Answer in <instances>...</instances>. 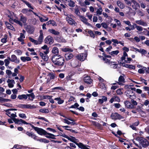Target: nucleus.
I'll list each match as a JSON object with an SVG mask.
<instances>
[{"instance_id":"1","label":"nucleus","mask_w":149,"mask_h":149,"mask_svg":"<svg viewBox=\"0 0 149 149\" xmlns=\"http://www.w3.org/2000/svg\"><path fill=\"white\" fill-rule=\"evenodd\" d=\"M55 56H54L52 58V60L56 67L61 68L64 65L65 59L62 56H60L59 55L57 58H55Z\"/></svg>"},{"instance_id":"2","label":"nucleus","mask_w":149,"mask_h":149,"mask_svg":"<svg viewBox=\"0 0 149 149\" xmlns=\"http://www.w3.org/2000/svg\"><path fill=\"white\" fill-rule=\"evenodd\" d=\"M19 15L20 16V18L19 20L15 19L13 20V21L17 24H18L20 26H23V24L21 21L22 22L23 24L25 23L27 20V18L26 17L24 16L22 14H20Z\"/></svg>"},{"instance_id":"3","label":"nucleus","mask_w":149,"mask_h":149,"mask_svg":"<svg viewBox=\"0 0 149 149\" xmlns=\"http://www.w3.org/2000/svg\"><path fill=\"white\" fill-rule=\"evenodd\" d=\"M136 140L139 141L142 146L143 148H146L149 145V142L147 140L143 137H140L137 138Z\"/></svg>"},{"instance_id":"4","label":"nucleus","mask_w":149,"mask_h":149,"mask_svg":"<svg viewBox=\"0 0 149 149\" xmlns=\"http://www.w3.org/2000/svg\"><path fill=\"white\" fill-rule=\"evenodd\" d=\"M17 107L22 109H33L36 108L34 105H32L30 104H20L17 105Z\"/></svg>"},{"instance_id":"5","label":"nucleus","mask_w":149,"mask_h":149,"mask_svg":"<svg viewBox=\"0 0 149 149\" xmlns=\"http://www.w3.org/2000/svg\"><path fill=\"white\" fill-rule=\"evenodd\" d=\"M61 134H60V136H61L63 137L68 139V140L75 143L77 145V143H77L76 142V140H77V139L75 138V137L73 136H70V137L65 134H63L62 133H61Z\"/></svg>"},{"instance_id":"6","label":"nucleus","mask_w":149,"mask_h":149,"mask_svg":"<svg viewBox=\"0 0 149 149\" xmlns=\"http://www.w3.org/2000/svg\"><path fill=\"white\" fill-rule=\"evenodd\" d=\"M111 117L112 119L114 120H116L117 119L120 120L124 118L123 117L116 112L112 113L111 115Z\"/></svg>"},{"instance_id":"7","label":"nucleus","mask_w":149,"mask_h":149,"mask_svg":"<svg viewBox=\"0 0 149 149\" xmlns=\"http://www.w3.org/2000/svg\"><path fill=\"white\" fill-rule=\"evenodd\" d=\"M45 43L46 44L52 45L54 42V40L53 37L50 36H47L44 39Z\"/></svg>"},{"instance_id":"8","label":"nucleus","mask_w":149,"mask_h":149,"mask_svg":"<svg viewBox=\"0 0 149 149\" xmlns=\"http://www.w3.org/2000/svg\"><path fill=\"white\" fill-rule=\"evenodd\" d=\"M8 58L12 62H15V63H19L20 60L19 58H17V56L14 54L12 55L11 56V58L10 57H8Z\"/></svg>"},{"instance_id":"9","label":"nucleus","mask_w":149,"mask_h":149,"mask_svg":"<svg viewBox=\"0 0 149 149\" xmlns=\"http://www.w3.org/2000/svg\"><path fill=\"white\" fill-rule=\"evenodd\" d=\"M87 56V54L86 53H82L77 56V58L81 61L85 60Z\"/></svg>"},{"instance_id":"10","label":"nucleus","mask_w":149,"mask_h":149,"mask_svg":"<svg viewBox=\"0 0 149 149\" xmlns=\"http://www.w3.org/2000/svg\"><path fill=\"white\" fill-rule=\"evenodd\" d=\"M37 133L39 135H46L47 132L45 130L41 128L38 127L37 129L36 130Z\"/></svg>"},{"instance_id":"11","label":"nucleus","mask_w":149,"mask_h":149,"mask_svg":"<svg viewBox=\"0 0 149 149\" xmlns=\"http://www.w3.org/2000/svg\"><path fill=\"white\" fill-rule=\"evenodd\" d=\"M12 119L14 121L15 124H17L18 123V122H20L21 123L24 124H28V123L24 120L22 119L16 118H12Z\"/></svg>"},{"instance_id":"12","label":"nucleus","mask_w":149,"mask_h":149,"mask_svg":"<svg viewBox=\"0 0 149 149\" xmlns=\"http://www.w3.org/2000/svg\"><path fill=\"white\" fill-rule=\"evenodd\" d=\"M84 82L88 84H91L93 81V80L89 76H86L84 78Z\"/></svg>"},{"instance_id":"13","label":"nucleus","mask_w":149,"mask_h":149,"mask_svg":"<svg viewBox=\"0 0 149 149\" xmlns=\"http://www.w3.org/2000/svg\"><path fill=\"white\" fill-rule=\"evenodd\" d=\"M131 1L132 4L131 6L133 8L136 10L140 7L139 4L135 0H132Z\"/></svg>"},{"instance_id":"14","label":"nucleus","mask_w":149,"mask_h":149,"mask_svg":"<svg viewBox=\"0 0 149 149\" xmlns=\"http://www.w3.org/2000/svg\"><path fill=\"white\" fill-rule=\"evenodd\" d=\"M26 30L28 33L33 34L34 31L35 29L33 26L29 25L27 26Z\"/></svg>"},{"instance_id":"15","label":"nucleus","mask_w":149,"mask_h":149,"mask_svg":"<svg viewBox=\"0 0 149 149\" xmlns=\"http://www.w3.org/2000/svg\"><path fill=\"white\" fill-rule=\"evenodd\" d=\"M124 104L126 107L127 108L129 109H134L133 105L131 104V102L127 100H126L124 102Z\"/></svg>"},{"instance_id":"16","label":"nucleus","mask_w":149,"mask_h":149,"mask_svg":"<svg viewBox=\"0 0 149 149\" xmlns=\"http://www.w3.org/2000/svg\"><path fill=\"white\" fill-rule=\"evenodd\" d=\"M73 56V55L70 52L67 53L65 55V59L67 61H68L72 59Z\"/></svg>"},{"instance_id":"17","label":"nucleus","mask_w":149,"mask_h":149,"mask_svg":"<svg viewBox=\"0 0 149 149\" xmlns=\"http://www.w3.org/2000/svg\"><path fill=\"white\" fill-rule=\"evenodd\" d=\"M132 47L136 51H137L139 53H141V54H146L147 53V51L144 49L141 48L139 49L136 48L134 47Z\"/></svg>"},{"instance_id":"18","label":"nucleus","mask_w":149,"mask_h":149,"mask_svg":"<svg viewBox=\"0 0 149 149\" xmlns=\"http://www.w3.org/2000/svg\"><path fill=\"white\" fill-rule=\"evenodd\" d=\"M39 54L44 61H47L48 60L49 57L47 55L44 54V53L42 52H40Z\"/></svg>"},{"instance_id":"19","label":"nucleus","mask_w":149,"mask_h":149,"mask_svg":"<svg viewBox=\"0 0 149 149\" xmlns=\"http://www.w3.org/2000/svg\"><path fill=\"white\" fill-rule=\"evenodd\" d=\"M5 24L6 26H7V28L9 29H10L13 31H15V29L14 27L13 26L9 23L8 22L6 21L5 22Z\"/></svg>"},{"instance_id":"20","label":"nucleus","mask_w":149,"mask_h":149,"mask_svg":"<svg viewBox=\"0 0 149 149\" xmlns=\"http://www.w3.org/2000/svg\"><path fill=\"white\" fill-rule=\"evenodd\" d=\"M26 95V98L27 99L28 97V100L31 101H33L35 98V95L33 93L30 94H27Z\"/></svg>"},{"instance_id":"21","label":"nucleus","mask_w":149,"mask_h":149,"mask_svg":"<svg viewBox=\"0 0 149 149\" xmlns=\"http://www.w3.org/2000/svg\"><path fill=\"white\" fill-rule=\"evenodd\" d=\"M52 52L53 54H55L54 56H57L58 54L59 50L57 47H55L53 48Z\"/></svg>"},{"instance_id":"22","label":"nucleus","mask_w":149,"mask_h":149,"mask_svg":"<svg viewBox=\"0 0 149 149\" xmlns=\"http://www.w3.org/2000/svg\"><path fill=\"white\" fill-rule=\"evenodd\" d=\"M48 31L50 33L55 35L58 36L60 34V32H59L57 31H56L54 29H49L48 30Z\"/></svg>"},{"instance_id":"23","label":"nucleus","mask_w":149,"mask_h":149,"mask_svg":"<svg viewBox=\"0 0 149 149\" xmlns=\"http://www.w3.org/2000/svg\"><path fill=\"white\" fill-rule=\"evenodd\" d=\"M67 20L68 22V23L71 25H73V24L75 25V24H77L75 20L71 17H69Z\"/></svg>"},{"instance_id":"24","label":"nucleus","mask_w":149,"mask_h":149,"mask_svg":"<svg viewBox=\"0 0 149 149\" xmlns=\"http://www.w3.org/2000/svg\"><path fill=\"white\" fill-rule=\"evenodd\" d=\"M26 134L29 137H31L34 139H36L37 137H38L37 136H36L32 132H29L28 131H27L26 132Z\"/></svg>"},{"instance_id":"25","label":"nucleus","mask_w":149,"mask_h":149,"mask_svg":"<svg viewBox=\"0 0 149 149\" xmlns=\"http://www.w3.org/2000/svg\"><path fill=\"white\" fill-rule=\"evenodd\" d=\"M117 4L118 6L121 9H123L125 7V5L123 3L120 1H117Z\"/></svg>"},{"instance_id":"26","label":"nucleus","mask_w":149,"mask_h":149,"mask_svg":"<svg viewBox=\"0 0 149 149\" xmlns=\"http://www.w3.org/2000/svg\"><path fill=\"white\" fill-rule=\"evenodd\" d=\"M21 1L23 3L25 4L28 6V7L32 9H34V8L33 7L31 6V4H30L28 1L24 0H21Z\"/></svg>"},{"instance_id":"27","label":"nucleus","mask_w":149,"mask_h":149,"mask_svg":"<svg viewBox=\"0 0 149 149\" xmlns=\"http://www.w3.org/2000/svg\"><path fill=\"white\" fill-rule=\"evenodd\" d=\"M74 13L76 15H77L78 16H80V12L79 10V8L77 5L75 7V8H74Z\"/></svg>"},{"instance_id":"28","label":"nucleus","mask_w":149,"mask_h":149,"mask_svg":"<svg viewBox=\"0 0 149 149\" xmlns=\"http://www.w3.org/2000/svg\"><path fill=\"white\" fill-rule=\"evenodd\" d=\"M136 23L138 24L141 25L143 26L146 25V24L143 21L141 20H136Z\"/></svg>"},{"instance_id":"29","label":"nucleus","mask_w":149,"mask_h":149,"mask_svg":"<svg viewBox=\"0 0 149 149\" xmlns=\"http://www.w3.org/2000/svg\"><path fill=\"white\" fill-rule=\"evenodd\" d=\"M125 79L124 77L120 75L118 78V82L117 83L119 84V85L120 84V82H125Z\"/></svg>"},{"instance_id":"30","label":"nucleus","mask_w":149,"mask_h":149,"mask_svg":"<svg viewBox=\"0 0 149 149\" xmlns=\"http://www.w3.org/2000/svg\"><path fill=\"white\" fill-rule=\"evenodd\" d=\"M54 100L58 101V103L59 104H63L64 102V100H62L60 97L56 98Z\"/></svg>"},{"instance_id":"31","label":"nucleus","mask_w":149,"mask_h":149,"mask_svg":"<svg viewBox=\"0 0 149 149\" xmlns=\"http://www.w3.org/2000/svg\"><path fill=\"white\" fill-rule=\"evenodd\" d=\"M43 35H40L38 39V44H40L42 43L43 42Z\"/></svg>"},{"instance_id":"32","label":"nucleus","mask_w":149,"mask_h":149,"mask_svg":"<svg viewBox=\"0 0 149 149\" xmlns=\"http://www.w3.org/2000/svg\"><path fill=\"white\" fill-rule=\"evenodd\" d=\"M68 6L71 7H73L75 6V2L72 0H69L68 1Z\"/></svg>"},{"instance_id":"33","label":"nucleus","mask_w":149,"mask_h":149,"mask_svg":"<svg viewBox=\"0 0 149 149\" xmlns=\"http://www.w3.org/2000/svg\"><path fill=\"white\" fill-rule=\"evenodd\" d=\"M11 100L9 99H5L0 97V102L3 103V102L10 101Z\"/></svg>"},{"instance_id":"34","label":"nucleus","mask_w":149,"mask_h":149,"mask_svg":"<svg viewBox=\"0 0 149 149\" xmlns=\"http://www.w3.org/2000/svg\"><path fill=\"white\" fill-rule=\"evenodd\" d=\"M17 98L20 100H22L23 99L26 100L27 99L26 97V95L25 94L19 95L18 96Z\"/></svg>"},{"instance_id":"35","label":"nucleus","mask_w":149,"mask_h":149,"mask_svg":"<svg viewBox=\"0 0 149 149\" xmlns=\"http://www.w3.org/2000/svg\"><path fill=\"white\" fill-rule=\"evenodd\" d=\"M102 59L103 61H104V63H109V64H111V63H116V62H112L111 61L109 60L107 58H104V57H103Z\"/></svg>"},{"instance_id":"36","label":"nucleus","mask_w":149,"mask_h":149,"mask_svg":"<svg viewBox=\"0 0 149 149\" xmlns=\"http://www.w3.org/2000/svg\"><path fill=\"white\" fill-rule=\"evenodd\" d=\"M48 76L49 77L50 79H54L55 77L54 73L53 72H50L48 74Z\"/></svg>"},{"instance_id":"37","label":"nucleus","mask_w":149,"mask_h":149,"mask_svg":"<svg viewBox=\"0 0 149 149\" xmlns=\"http://www.w3.org/2000/svg\"><path fill=\"white\" fill-rule=\"evenodd\" d=\"M8 38V36L7 35L5 34L4 37L1 39V41L3 43H5L7 41V39Z\"/></svg>"},{"instance_id":"38","label":"nucleus","mask_w":149,"mask_h":149,"mask_svg":"<svg viewBox=\"0 0 149 149\" xmlns=\"http://www.w3.org/2000/svg\"><path fill=\"white\" fill-rule=\"evenodd\" d=\"M29 40L32 42L33 43L35 44L36 45H37L38 44V41L37 40H36L32 38L29 37Z\"/></svg>"},{"instance_id":"39","label":"nucleus","mask_w":149,"mask_h":149,"mask_svg":"<svg viewBox=\"0 0 149 149\" xmlns=\"http://www.w3.org/2000/svg\"><path fill=\"white\" fill-rule=\"evenodd\" d=\"M130 102L131 104L132 105H133V106H134V108H135L136 107V106L137 105V103L136 101L134 100L133 99H132L131 100Z\"/></svg>"},{"instance_id":"40","label":"nucleus","mask_w":149,"mask_h":149,"mask_svg":"<svg viewBox=\"0 0 149 149\" xmlns=\"http://www.w3.org/2000/svg\"><path fill=\"white\" fill-rule=\"evenodd\" d=\"M119 52H120L118 50H117L116 51H112L111 52H109V54L112 56H113V54L117 55Z\"/></svg>"},{"instance_id":"41","label":"nucleus","mask_w":149,"mask_h":149,"mask_svg":"<svg viewBox=\"0 0 149 149\" xmlns=\"http://www.w3.org/2000/svg\"><path fill=\"white\" fill-rule=\"evenodd\" d=\"M39 111L40 112L45 113H48L49 112L48 109H41L39 110Z\"/></svg>"},{"instance_id":"42","label":"nucleus","mask_w":149,"mask_h":149,"mask_svg":"<svg viewBox=\"0 0 149 149\" xmlns=\"http://www.w3.org/2000/svg\"><path fill=\"white\" fill-rule=\"evenodd\" d=\"M88 33L90 35V36L93 38H94L95 37V35L93 31L91 30H89L88 31Z\"/></svg>"},{"instance_id":"43","label":"nucleus","mask_w":149,"mask_h":149,"mask_svg":"<svg viewBox=\"0 0 149 149\" xmlns=\"http://www.w3.org/2000/svg\"><path fill=\"white\" fill-rule=\"evenodd\" d=\"M134 25L135 26V27L139 31H142L143 30V28L140 26H138L135 23L134 24Z\"/></svg>"},{"instance_id":"44","label":"nucleus","mask_w":149,"mask_h":149,"mask_svg":"<svg viewBox=\"0 0 149 149\" xmlns=\"http://www.w3.org/2000/svg\"><path fill=\"white\" fill-rule=\"evenodd\" d=\"M62 50L64 52H72L73 51V50L69 48H63L62 49Z\"/></svg>"},{"instance_id":"45","label":"nucleus","mask_w":149,"mask_h":149,"mask_svg":"<svg viewBox=\"0 0 149 149\" xmlns=\"http://www.w3.org/2000/svg\"><path fill=\"white\" fill-rule=\"evenodd\" d=\"M14 52L16 53L18 55H21L22 53V52L20 49H17L14 51Z\"/></svg>"},{"instance_id":"46","label":"nucleus","mask_w":149,"mask_h":149,"mask_svg":"<svg viewBox=\"0 0 149 149\" xmlns=\"http://www.w3.org/2000/svg\"><path fill=\"white\" fill-rule=\"evenodd\" d=\"M79 106V105L77 103H76L74 105H72L69 108L74 109L77 108V109Z\"/></svg>"},{"instance_id":"47","label":"nucleus","mask_w":149,"mask_h":149,"mask_svg":"<svg viewBox=\"0 0 149 149\" xmlns=\"http://www.w3.org/2000/svg\"><path fill=\"white\" fill-rule=\"evenodd\" d=\"M36 118L39 119H40L42 120H44L45 121L47 122H49V121L48 120H47V119L45 118L44 117H42L40 116H38V117H36Z\"/></svg>"},{"instance_id":"48","label":"nucleus","mask_w":149,"mask_h":149,"mask_svg":"<svg viewBox=\"0 0 149 149\" xmlns=\"http://www.w3.org/2000/svg\"><path fill=\"white\" fill-rule=\"evenodd\" d=\"M52 90H59L61 91H64V89L62 87H56L53 88Z\"/></svg>"},{"instance_id":"49","label":"nucleus","mask_w":149,"mask_h":149,"mask_svg":"<svg viewBox=\"0 0 149 149\" xmlns=\"http://www.w3.org/2000/svg\"><path fill=\"white\" fill-rule=\"evenodd\" d=\"M19 116L20 118H22L25 119L26 118V116L25 114L24 113L19 114Z\"/></svg>"},{"instance_id":"50","label":"nucleus","mask_w":149,"mask_h":149,"mask_svg":"<svg viewBox=\"0 0 149 149\" xmlns=\"http://www.w3.org/2000/svg\"><path fill=\"white\" fill-rule=\"evenodd\" d=\"M132 0H124V1L127 5L129 6H131Z\"/></svg>"},{"instance_id":"51","label":"nucleus","mask_w":149,"mask_h":149,"mask_svg":"<svg viewBox=\"0 0 149 149\" xmlns=\"http://www.w3.org/2000/svg\"><path fill=\"white\" fill-rule=\"evenodd\" d=\"M80 17L82 19V20H81V21L83 22L85 24L86 22H87V19H86L85 17H84L82 16H80Z\"/></svg>"},{"instance_id":"52","label":"nucleus","mask_w":149,"mask_h":149,"mask_svg":"<svg viewBox=\"0 0 149 149\" xmlns=\"http://www.w3.org/2000/svg\"><path fill=\"white\" fill-rule=\"evenodd\" d=\"M47 134H46V135H48L49 136L46 135V136H45L47 138L51 139V138L48 137V136H50L51 137H53V136H55L54 134H52L51 133H48L47 132Z\"/></svg>"},{"instance_id":"53","label":"nucleus","mask_w":149,"mask_h":149,"mask_svg":"<svg viewBox=\"0 0 149 149\" xmlns=\"http://www.w3.org/2000/svg\"><path fill=\"white\" fill-rule=\"evenodd\" d=\"M40 21L41 22H43L48 21L49 19L48 18H46V19H44L42 17H39Z\"/></svg>"},{"instance_id":"54","label":"nucleus","mask_w":149,"mask_h":149,"mask_svg":"<svg viewBox=\"0 0 149 149\" xmlns=\"http://www.w3.org/2000/svg\"><path fill=\"white\" fill-rule=\"evenodd\" d=\"M52 97V95H43L42 97V98L44 99H50V97Z\"/></svg>"},{"instance_id":"55","label":"nucleus","mask_w":149,"mask_h":149,"mask_svg":"<svg viewBox=\"0 0 149 149\" xmlns=\"http://www.w3.org/2000/svg\"><path fill=\"white\" fill-rule=\"evenodd\" d=\"M10 60L8 58V59H5L4 60V62L5 63V65L6 66H7L8 65V64L10 63Z\"/></svg>"},{"instance_id":"56","label":"nucleus","mask_w":149,"mask_h":149,"mask_svg":"<svg viewBox=\"0 0 149 149\" xmlns=\"http://www.w3.org/2000/svg\"><path fill=\"white\" fill-rule=\"evenodd\" d=\"M123 88H119L116 91V93L118 95H121L123 93L122 92L121 90H123Z\"/></svg>"},{"instance_id":"57","label":"nucleus","mask_w":149,"mask_h":149,"mask_svg":"<svg viewBox=\"0 0 149 149\" xmlns=\"http://www.w3.org/2000/svg\"><path fill=\"white\" fill-rule=\"evenodd\" d=\"M102 8L101 7L99 9H98L97 11V14L100 15L102 14Z\"/></svg>"},{"instance_id":"58","label":"nucleus","mask_w":149,"mask_h":149,"mask_svg":"<svg viewBox=\"0 0 149 149\" xmlns=\"http://www.w3.org/2000/svg\"><path fill=\"white\" fill-rule=\"evenodd\" d=\"M19 76L20 77V78L19 79L20 81L21 82H22L24 80V77L22 75H19Z\"/></svg>"},{"instance_id":"59","label":"nucleus","mask_w":149,"mask_h":149,"mask_svg":"<svg viewBox=\"0 0 149 149\" xmlns=\"http://www.w3.org/2000/svg\"><path fill=\"white\" fill-rule=\"evenodd\" d=\"M51 24L53 26H56L57 24L56 22L54 20H50Z\"/></svg>"},{"instance_id":"60","label":"nucleus","mask_w":149,"mask_h":149,"mask_svg":"<svg viewBox=\"0 0 149 149\" xmlns=\"http://www.w3.org/2000/svg\"><path fill=\"white\" fill-rule=\"evenodd\" d=\"M143 69H144V72L147 74H149V70L145 67H143Z\"/></svg>"},{"instance_id":"61","label":"nucleus","mask_w":149,"mask_h":149,"mask_svg":"<svg viewBox=\"0 0 149 149\" xmlns=\"http://www.w3.org/2000/svg\"><path fill=\"white\" fill-rule=\"evenodd\" d=\"M138 72L140 74H144V69L142 68L139 69Z\"/></svg>"},{"instance_id":"62","label":"nucleus","mask_w":149,"mask_h":149,"mask_svg":"<svg viewBox=\"0 0 149 149\" xmlns=\"http://www.w3.org/2000/svg\"><path fill=\"white\" fill-rule=\"evenodd\" d=\"M101 25L103 28L107 29L108 28V26L107 24L105 22H102L101 23Z\"/></svg>"},{"instance_id":"63","label":"nucleus","mask_w":149,"mask_h":149,"mask_svg":"<svg viewBox=\"0 0 149 149\" xmlns=\"http://www.w3.org/2000/svg\"><path fill=\"white\" fill-rule=\"evenodd\" d=\"M110 64V65L112 66V68L114 69H116L117 68L118 64L116 63L112 64V63Z\"/></svg>"},{"instance_id":"64","label":"nucleus","mask_w":149,"mask_h":149,"mask_svg":"<svg viewBox=\"0 0 149 149\" xmlns=\"http://www.w3.org/2000/svg\"><path fill=\"white\" fill-rule=\"evenodd\" d=\"M67 81L72 80L73 79L72 77H71L69 75L67 76L65 78Z\"/></svg>"}]
</instances>
